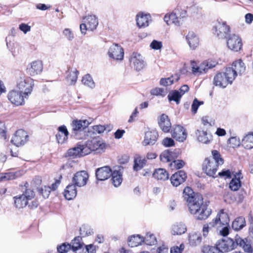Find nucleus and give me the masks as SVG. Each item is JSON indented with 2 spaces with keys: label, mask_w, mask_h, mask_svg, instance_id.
<instances>
[{
  "label": "nucleus",
  "mask_w": 253,
  "mask_h": 253,
  "mask_svg": "<svg viewBox=\"0 0 253 253\" xmlns=\"http://www.w3.org/2000/svg\"><path fill=\"white\" fill-rule=\"evenodd\" d=\"M183 194V197L187 203L190 213L193 214L196 219L204 220L210 216L211 211L203 204V198L201 195H195L193 190L189 187L185 188Z\"/></svg>",
  "instance_id": "obj_1"
},
{
  "label": "nucleus",
  "mask_w": 253,
  "mask_h": 253,
  "mask_svg": "<svg viewBox=\"0 0 253 253\" xmlns=\"http://www.w3.org/2000/svg\"><path fill=\"white\" fill-rule=\"evenodd\" d=\"M236 78V73L232 68H226L224 72L218 73L214 76L213 84L224 88L229 84H231Z\"/></svg>",
  "instance_id": "obj_2"
},
{
  "label": "nucleus",
  "mask_w": 253,
  "mask_h": 253,
  "mask_svg": "<svg viewBox=\"0 0 253 253\" xmlns=\"http://www.w3.org/2000/svg\"><path fill=\"white\" fill-rule=\"evenodd\" d=\"M229 218L228 214L224 211L223 210H221L216 216L210 222V225L211 227L218 226V227L223 226L222 229L220 230V233L222 236H225L229 234Z\"/></svg>",
  "instance_id": "obj_3"
},
{
  "label": "nucleus",
  "mask_w": 253,
  "mask_h": 253,
  "mask_svg": "<svg viewBox=\"0 0 253 253\" xmlns=\"http://www.w3.org/2000/svg\"><path fill=\"white\" fill-rule=\"evenodd\" d=\"M90 123L87 120H74L71 124L72 127L71 136L76 139H83L85 138L84 130Z\"/></svg>",
  "instance_id": "obj_4"
},
{
  "label": "nucleus",
  "mask_w": 253,
  "mask_h": 253,
  "mask_svg": "<svg viewBox=\"0 0 253 253\" xmlns=\"http://www.w3.org/2000/svg\"><path fill=\"white\" fill-rule=\"evenodd\" d=\"M217 64V62L212 60H205L199 65L195 61H191L190 67L192 74L199 76L206 73L209 69L215 67Z\"/></svg>",
  "instance_id": "obj_5"
},
{
  "label": "nucleus",
  "mask_w": 253,
  "mask_h": 253,
  "mask_svg": "<svg viewBox=\"0 0 253 253\" xmlns=\"http://www.w3.org/2000/svg\"><path fill=\"white\" fill-rule=\"evenodd\" d=\"M34 85V81L32 79L23 75L17 80L16 87L19 91L23 93L26 98L31 93Z\"/></svg>",
  "instance_id": "obj_6"
},
{
  "label": "nucleus",
  "mask_w": 253,
  "mask_h": 253,
  "mask_svg": "<svg viewBox=\"0 0 253 253\" xmlns=\"http://www.w3.org/2000/svg\"><path fill=\"white\" fill-rule=\"evenodd\" d=\"M213 33L219 39L227 38L230 32V27L226 21L221 19L217 20L213 28Z\"/></svg>",
  "instance_id": "obj_7"
},
{
  "label": "nucleus",
  "mask_w": 253,
  "mask_h": 253,
  "mask_svg": "<svg viewBox=\"0 0 253 253\" xmlns=\"http://www.w3.org/2000/svg\"><path fill=\"white\" fill-rule=\"evenodd\" d=\"M84 23L80 25V30L82 34H85L86 30L93 31L96 29L98 24L97 18L95 15H88L84 18Z\"/></svg>",
  "instance_id": "obj_8"
},
{
  "label": "nucleus",
  "mask_w": 253,
  "mask_h": 253,
  "mask_svg": "<svg viewBox=\"0 0 253 253\" xmlns=\"http://www.w3.org/2000/svg\"><path fill=\"white\" fill-rule=\"evenodd\" d=\"M216 245L219 248L222 252H229L235 249L237 247V236L235 240L231 238H226L218 241Z\"/></svg>",
  "instance_id": "obj_9"
},
{
  "label": "nucleus",
  "mask_w": 253,
  "mask_h": 253,
  "mask_svg": "<svg viewBox=\"0 0 253 253\" xmlns=\"http://www.w3.org/2000/svg\"><path fill=\"white\" fill-rule=\"evenodd\" d=\"M129 61L131 66L137 71L143 69L146 65L144 58L137 52L132 53L129 58Z\"/></svg>",
  "instance_id": "obj_10"
},
{
  "label": "nucleus",
  "mask_w": 253,
  "mask_h": 253,
  "mask_svg": "<svg viewBox=\"0 0 253 253\" xmlns=\"http://www.w3.org/2000/svg\"><path fill=\"white\" fill-rule=\"evenodd\" d=\"M85 148L84 145L78 144L75 147L68 149L64 156L68 159H75L82 157L88 154V152H84Z\"/></svg>",
  "instance_id": "obj_11"
},
{
  "label": "nucleus",
  "mask_w": 253,
  "mask_h": 253,
  "mask_svg": "<svg viewBox=\"0 0 253 253\" xmlns=\"http://www.w3.org/2000/svg\"><path fill=\"white\" fill-rule=\"evenodd\" d=\"M108 54L110 58L114 60L121 61L124 58V49L118 44L114 43L110 46Z\"/></svg>",
  "instance_id": "obj_12"
},
{
  "label": "nucleus",
  "mask_w": 253,
  "mask_h": 253,
  "mask_svg": "<svg viewBox=\"0 0 253 253\" xmlns=\"http://www.w3.org/2000/svg\"><path fill=\"white\" fill-rule=\"evenodd\" d=\"M227 45L230 50L238 51L242 46L241 39L235 34L229 35L227 38Z\"/></svg>",
  "instance_id": "obj_13"
},
{
  "label": "nucleus",
  "mask_w": 253,
  "mask_h": 253,
  "mask_svg": "<svg viewBox=\"0 0 253 253\" xmlns=\"http://www.w3.org/2000/svg\"><path fill=\"white\" fill-rule=\"evenodd\" d=\"M28 138L26 131L19 129L16 131L11 141L16 146H20L24 145L28 141Z\"/></svg>",
  "instance_id": "obj_14"
},
{
  "label": "nucleus",
  "mask_w": 253,
  "mask_h": 253,
  "mask_svg": "<svg viewBox=\"0 0 253 253\" xmlns=\"http://www.w3.org/2000/svg\"><path fill=\"white\" fill-rule=\"evenodd\" d=\"M88 179L87 172L85 170L77 172L72 178L73 184L76 186L83 187L86 185Z\"/></svg>",
  "instance_id": "obj_15"
},
{
  "label": "nucleus",
  "mask_w": 253,
  "mask_h": 253,
  "mask_svg": "<svg viewBox=\"0 0 253 253\" xmlns=\"http://www.w3.org/2000/svg\"><path fill=\"white\" fill-rule=\"evenodd\" d=\"M171 134L174 139L179 142L184 141L187 135L185 129L180 125L173 126L171 131Z\"/></svg>",
  "instance_id": "obj_16"
},
{
  "label": "nucleus",
  "mask_w": 253,
  "mask_h": 253,
  "mask_svg": "<svg viewBox=\"0 0 253 253\" xmlns=\"http://www.w3.org/2000/svg\"><path fill=\"white\" fill-rule=\"evenodd\" d=\"M7 97L11 103L16 106L23 105L24 98H26L23 93L16 90H12L9 92Z\"/></svg>",
  "instance_id": "obj_17"
},
{
  "label": "nucleus",
  "mask_w": 253,
  "mask_h": 253,
  "mask_svg": "<svg viewBox=\"0 0 253 253\" xmlns=\"http://www.w3.org/2000/svg\"><path fill=\"white\" fill-rule=\"evenodd\" d=\"M218 165L216 164L214 160L206 158L203 165V169L206 173L210 176H213L215 174Z\"/></svg>",
  "instance_id": "obj_18"
},
{
  "label": "nucleus",
  "mask_w": 253,
  "mask_h": 253,
  "mask_svg": "<svg viewBox=\"0 0 253 253\" xmlns=\"http://www.w3.org/2000/svg\"><path fill=\"white\" fill-rule=\"evenodd\" d=\"M42 70V64L41 61H34L29 64L27 68V72L32 76L40 74Z\"/></svg>",
  "instance_id": "obj_19"
},
{
  "label": "nucleus",
  "mask_w": 253,
  "mask_h": 253,
  "mask_svg": "<svg viewBox=\"0 0 253 253\" xmlns=\"http://www.w3.org/2000/svg\"><path fill=\"white\" fill-rule=\"evenodd\" d=\"M158 124L161 130L165 133L169 132L171 128L170 121L168 116L165 114L160 116L158 120Z\"/></svg>",
  "instance_id": "obj_20"
},
{
  "label": "nucleus",
  "mask_w": 253,
  "mask_h": 253,
  "mask_svg": "<svg viewBox=\"0 0 253 253\" xmlns=\"http://www.w3.org/2000/svg\"><path fill=\"white\" fill-rule=\"evenodd\" d=\"M158 137V133L155 130L146 132L142 145L143 146L154 145L156 142Z\"/></svg>",
  "instance_id": "obj_21"
},
{
  "label": "nucleus",
  "mask_w": 253,
  "mask_h": 253,
  "mask_svg": "<svg viewBox=\"0 0 253 253\" xmlns=\"http://www.w3.org/2000/svg\"><path fill=\"white\" fill-rule=\"evenodd\" d=\"M187 178L186 173L183 170H179L171 176L170 181L171 184L175 187L183 183Z\"/></svg>",
  "instance_id": "obj_22"
},
{
  "label": "nucleus",
  "mask_w": 253,
  "mask_h": 253,
  "mask_svg": "<svg viewBox=\"0 0 253 253\" xmlns=\"http://www.w3.org/2000/svg\"><path fill=\"white\" fill-rule=\"evenodd\" d=\"M112 169L108 166L98 168L96 170V176L98 180L103 181L107 179L111 175Z\"/></svg>",
  "instance_id": "obj_23"
},
{
  "label": "nucleus",
  "mask_w": 253,
  "mask_h": 253,
  "mask_svg": "<svg viewBox=\"0 0 253 253\" xmlns=\"http://www.w3.org/2000/svg\"><path fill=\"white\" fill-rule=\"evenodd\" d=\"M122 167H118L117 169H114L112 173V182L116 187L119 186L122 182Z\"/></svg>",
  "instance_id": "obj_24"
},
{
  "label": "nucleus",
  "mask_w": 253,
  "mask_h": 253,
  "mask_svg": "<svg viewBox=\"0 0 253 253\" xmlns=\"http://www.w3.org/2000/svg\"><path fill=\"white\" fill-rule=\"evenodd\" d=\"M151 21V15L149 14L139 13L137 15L136 22L140 28H145L149 25Z\"/></svg>",
  "instance_id": "obj_25"
},
{
  "label": "nucleus",
  "mask_w": 253,
  "mask_h": 253,
  "mask_svg": "<svg viewBox=\"0 0 253 253\" xmlns=\"http://www.w3.org/2000/svg\"><path fill=\"white\" fill-rule=\"evenodd\" d=\"M186 40L191 49H195L199 45V38L193 32H188L186 36Z\"/></svg>",
  "instance_id": "obj_26"
},
{
  "label": "nucleus",
  "mask_w": 253,
  "mask_h": 253,
  "mask_svg": "<svg viewBox=\"0 0 253 253\" xmlns=\"http://www.w3.org/2000/svg\"><path fill=\"white\" fill-rule=\"evenodd\" d=\"M187 231L186 225L182 222H176L171 226V233L173 235H180L185 233Z\"/></svg>",
  "instance_id": "obj_27"
},
{
  "label": "nucleus",
  "mask_w": 253,
  "mask_h": 253,
  "mask_svg": "<svg viewBox=\"0 0 253 253\" xmlns=\"http://www.w3.org/2000/svg\"><path fill=\"white\" fill-rule=\"evenodd\" d=\"M241 178H242L241 172L239 171L235 173L234 177L229 183V188L231 190L236 191L239 189L241 186Z\"/></svg>",
  "instance_id": "obj_28"
},
{
  "label": "nucleus",
  "mask_w": 253,
  "mask_h": 253,
  "mask_svg": "<svg viewBox=\"0 0 253 253\" xmlns=\"http://www.w3.org/2000/svg\"><path fill=\"white\" fill-rule=\"evenodd\" d=\"M237 246L239 245L242 248L244 251L248 253H252L253 249L251 244L247 239H242L240 237L237 236Z\"/></svg>",
  "instance_id": "obj_29"
},
{
  "label": "nucleus",
  "mask_w": 253,
  "mask_h": 253,
  "mask_svg": "<svg viewBox=\"0 0 253 253\" xmlns=\"http://www.w3.org/2000/svg\"><path fill=\"white\" fill-rule=\"evenodd\" d=\"M227 68H232L236 73V76L238 73L242 75L246 70V66L244 63L241 59H238L233 62L231 67Z\"/></svg>",
  "instance_id": "obj_30"
},
{
  "label": "nucleus",
  "mask_w": 253,
  "mask_h": 253,
  "mask_svg": "<svg viewBox=\"0 0 253 253\" xmlns=\"http://www.w3.org/2000/svg\"><path fill=\"white\" fill-rule=\"evenodd\" d=\"M76 185L74 184L68 185L64 192V195L68 200H71L75 198L77 194Z\"/></svg>",
  "instance_id": "obj_31"
},
{
  "label": "nucleus",
  "mask_w": 253,
  "mask_h": 253,
  "mask_svg": "<svg viewBox=\"0 0 253 253\" xmlns=\"http://www.w3.org/2000/svg\"><path fill=\"white\" fill-rule=\"evenodd\" d=\"M67 74L66 80L69 84L71 85L75 84L77 81L78 71L76 68H69Z\"/></svg>",
  "instance_id": "obj_32"
},
{
  "label": "nucleus",
  "mask_w": 253,
  "mask_h": 253,
  "mask_svg": "<svg viewBox=\"0 0 253 253\" xmlns=\"http://www.w3.org/2000/svg\"><path fill=\"white\" fill-rule=\"evenodd\" d=\"M104 144L97 138H93L87 141L85 147H87L90 151H95L100 148L102 149L104 147Z\"/></svg>",
  "instance_id": "obj_33"
},
{
  "label": "nucleus",
  "mask_w": 253,
  "mask_h": 253,
  "mask_svg": "<svg viewBox=\"0 0 253 253\" xmlns=\"http://www.w3.org/2000/svg\"><path fill=\"white\" fill-rule=\"evenodd\" d=\"M201 234L196 232H191L189 234L188 241L191 246L196 247L199 245L202 242Z\"/></svg>",
  "instance_id": "obj_34"
},
{
  "label": "nucleus",
  "mask_w": 253,
  "mask_h": 253,
  "mask_svg": "<svg viewBox=\"0 0 253 253\" xmlns=\"http://www.w3.org/2000/svg\"><path fill=\"white\" fill-rule=\"evenodd\" d=\"M58 133H62L64 135V138H61L59 137V134H56V139L58 143L63 144L66 142L68 139V136L69 134V131L67 128V127L65 125H62L58 127Z\"/></svg>",
  "instance_id": "obj_35"
},
{
  "label": "nucleus",
  "mask_w": 253,
  "mask_h": 253,
  "mask_svg": "<svg viewBox=\"0 0 253 253\" xmlns=\"http://www.w3.org/2000/svg\"><path fill=\"white\" fill-rule=\"evenodd\" d=\"M196 134L198 141L205 144L209 143L212 139V135L205 131L198 130Z\"/></svg>",
  "instance_id": "obj_36"
},
{
  "label": "nucleus",
  "mask_w": 253,
  "mask_h": 253,
  "mask_svg": "<svg viewBox=\"0 0 253 253\" xmlns=\"http://www.w3.org/2000/svg\"><path fill=\"white\" fill-rule=\"evenodd\" d=\"M153 177L158 180L165 181L169 177V173L164 169H156L153 173Z\"/></svg>",
  "instance_id": "obj_37"
},
{
  "label": "nucleus",
  "mask_w": 253,
  "mask_h": 253,
  "mask_svg": "<svg viewBox=\"0 0 253 253\" xmlns=\"http://www.w3.org/2000/svg\"><path fill=\"white\" fill-rule=\"evenodd\" d=\"M128 246L130 247H137L143 243L144 241V237L139 235H132L128 239Z\"/></svg>",
  "instance_id": "obj_38"
},
{
  "label": "nucleus",
  "mask_w": 253,
  "mask_h": 253,
  "mask_svg": "<svg viewBox=\"0 0 253 253\" xmlns=\"http://www.w3.org/2000/svg\"><path fill=\"white\" fill-rule=\"evenodd\" d=\"M179 78V76L177 74L172 75L167 78H162L160 81V84L164 86H169L174 82H177Z\"/></svg>",
  "instance_id": "obj_39"
},
{
  "label": "nucleus",
  "mask_w": 253,
  "mask_h": 253,
  "mask_svg": "<svg viewBox=\"0 0 253 253\" xmlns=\"http://www.w3.org/2000/svg\"><path fill=\"white\" fill-rule=\"evenodd\" d=\"M14 203L17 208L21 209L26 207L28 203V200L27 198L22 194L18 196H15L14 197Z\"/></svg>",
  "instance_id": "obj_40"
},
{
  "label": "nucleus",
  "mask_w": 253,
  "mask_h": 253,
  "mask_svg": "<svg viewBox=\"0 0 253 253\" xmlns=\"http://www.w3.org/2000/svg\"><path fill=\"white\" fill-rule=\"evenodd\" d=\"M246 226V220L243 217L236 218L232 222V227L235 230L238 231Z\"/></svg>",
  "instance_id": "obj_41"
},
{
  "label": "nucleus",
  "mask_w": 253,
  "mask_h": 253,
  "mask_svg": "<svg viewBox=\"0 0 253 253\" xmlns=\"http://www.w3.org/2000/svg\"><path fill=\"white\" fill-rule=\"evenodd\" d=\"M82 238L80 236L76 237L74 240L72 241L71 245V250L72 249L73 252H76L77 251L81 249L83 246L84 243L81 242Z\"/></svg>",
  "instance_id": "obj_42"
},
{
  "label": "nucleus",
  "mask_w": 253,
  "mask_h": 253,
  "mask_svg": "<svg viewBox=\"0 0 253 253\" xmlns=\"http://www.w3.org/2000/svg\"><path fill=\"white\" fill-rule=\"evenodd\" d=\"M242 144L246 149H250L253 148V133L246 135L242 139Z\"/></svg>",
  "instance_id": "obj_43"
},
{
  "label": "nucleus",
  "mask_w": 253,
  "mask_h": 253,
  "mask_svg": "<svg viewBox=\"0 0 253 253\" xmlns=\"http://www.w3.org/2000/svg\"><path fill=\"white\" fill-rule=\"evenodd\" d=\"M182 97L181 94L179 93L178 90H171L169 92L168 98L169 101H174L176 104H178L180 101V99Z\"/></svg>",
  "instance_id": "obj_44"
},
{
  "label": "nucleus",
  "mask_w": 253,
  "mask_h": 253,
  "mask_svg": "<svg viewBox=\"0 0 253 253\" xmlns=\"http://www.w3.org/2000/svg\"><path fill=\"white\" fill-rule=\"evenodd\" d=\"M146 162V160L144 158H142L141 157L136 158L134 161V170L137 171L141 169L145 165Z\"/></svg>",
  "instance_id": "obj_45"
},
{
  "label": "nucleus",
  "mask_w": 253,
  "mask_h": 253,
  "mask_svg": "<svg viewBox=\"0 0 253 253\" xmlns=\"http://www.w3.org/2000/svg\"><path fill=\"white\" fill-rule=\"evenodd\" d=\"M144 242L147 245L152 246L155 245L157 242L156 238L155 235L150 232H148L144 238Z\"/></svg>",
  "instance_id": "obj_46"
},
{
  "label": "nucleus",
  "mask_w": 253,
  "mask_h": 253,
  "mask_svg": "<svg viewBox=\"0 0 253 253\" xmlns=\"http://www.w3.org/2000/svg\"><path fill=\"white\" fill-rule=\"evenodd\" d=\"M82 82L84 84L90 88H93L95 86V83L92 77L89 74L84 75L83 77Z\"/></svg>",
  "instance_id": "obj_47"
},
{
  "label": "nucleus",
  "mask_w": 253,
  "mask_h": 253,
  "mask_svg": "<svg viewBox=\"0 0 253 253\" xmlns=\"http://www.w3.org/2000/svg\"><path fill=\"white\" fill-rule=\"evenodd\" d=\"M203 253H223L221 250L216 246H205L202 249Z\"/></svg>",
  "instance_id": "obj_48"
},
{
  "label": "nucleus",
  "mask_w": 253,
  "mask_h": 253,
  "mask_svg": "<svg viewBox=\"0 0 253 253\" xmlns=\"http://www.w3.org/2000/svg\"><path fill=\"white\" fill-rule=\"evenodd\" d=\"M160 160L164 163H168L172 161V152L169 150L163 152L160 156Z\"/></svg>",
  "instance_id": "obj_49"
},
{
  "label": "nucleus",
  "mask_w": 253,
  "mask_h": 253,
  "mask_svg": "<svg viewBox=\"0 0 253 253\" xmlns=\"http://www.w3.org/2000/svg\"><path fill=\"white\" fill-rule=\"evenodd\" d=\"M111 126L102 125H96L92 127V129L94 132H96L98 134L103 133L105 130H107L108 131H110L111 129Z\"/></svg>",
  "instance_id": "obj_50"
},
{
  "label": "nucleus",
  "mask_w": 253,
  "mask_h": 253,
  "mask_svg": "<svg viewBox=\"0 0 253 253\" xmlns=\"http://www.w3.org/2000/svg\"><path fill=\"white\" fill-rule=\"evenodd\" d=\"M212 158L210 160H214L218 166L222 165L224 163L223 159L221 157V155L217 150L212 151Z\"/></svg>",
  "instance_id": "obj_51"
},
{
  "label": "nucleus",
  "mask_w": 253,
  "mask_h": 253,
  "mask_svg": "<svg viewBox=\"0 0 253 253\" xmlns=\"http://www.w3.org/2000/svg\"><path fill=\"white\" fill-rule=\"evenodd\" d=\"M168 93L167 89L162 88L160 87H156L151 91V94L153 95H160L165 96Z\"/></svg>",
  "instance_id": "obj_52"
},
{
  "label": "nucleus",
  "mask_w": 253,
  "mask_h": 253,
  "mask_svg": "<svg viewBox=\"0 0 253 253\" xmlns=\"http://www.w3.org/2000/svg\"><path fill=\"white\" fill-rule=\"evenodd\" d=\"M185 165V162L181 160H176L173 161L169 165L172 169H180Z\"/></svg>",
  "instance_id": "obj_53"
},
{
  "label": "nucleus",
  "mask_w": 253,
  "mask_h": 253,
  "mask_svg": "<svg viewBox=\"0 0 253 253\" xmlns=\"http://www.w3.org/2000/svg\"><path fill=\"white\" fill-rule=\"evenodd\" d=\"M171 24L173 23L176 26H180L183 22L182 20L179 19L177 16L175 10L170 13Z\"/></svg>",
  "instance_id": "obj_54"
},
{
  "label": "nucleus",
  "mask_w": 253,
  "mask_h": 253,
  "mask_svg": "<svg viewBox=\"0 0 253 253\" xmlns=\"http://www.w3.org/2000/svg\"><path fill=\"white\" fill-rule=\"evenodd\" d=\"M174 10L175 11L177 16L178 17L179 19L182 20L183 21L184 19L187 17V14L186 10L178 7L175 9Z\"/></svg>",
  "instance_id": "obj_55"
},
{
  "label": "nucleus",
  "mask_w": 253,
  "mask_h": 253,
  "mask_svg": "<svg viewBox=\"0 0 253 253\" xmlns=\"http://www.w3.org/2000/svg\"><path fill=\"white\" fill-rule=\"evenodd\" d=\"M63 34L65 38L69 41H72L75 38L73 31L69 28L65 29L63 31Z\"/></svg>",
  "instance_id": "obj_56"
},
{
  "label": "nucleus",
  "mask_w": 253,
  "mask_h": 253,
  "mask_svg": "<svg viewBox=\"0 0 253 253\" xmlns=\"http://www.w3.org/2000/svg\"><path fill=\"white\" fill-rule=\"evenodd\" d=\"M39 191L44 198H47L51 192V187L44 186L43 187L39 189Z\"/></svg>",
  "instance_id": "obj_57"
},
{
  "label": "nucleus",
  "mask_w": 253,
  "mask_h": 253,
  "mask_svg": "<svg viewBox=\"0 0 253 253\" xmlns=\"http://www.w3.org/2000/svg\"><path fill=\"white\" fill-rule=\"evenodd\" d=\"M71 250V245L68 243H63L57 248L58 253H67Z\"/></svg>",
  "instance_id": "obj_58"
},
{
  "label": "nucleus",
  "mask_w": 253,
  "mask_h": 253,
  "mask_svg": "<svg viewBox=\"0 0 253 253\" xmlns=\"http://www.w3.org/2000/svg\"><path fill=\"white\" fill-rule=\"evenodd\" d=\"M203 103L204 102L203 101H199L197 98H195L191 106L192 112L194 114H196L199 106L201 104H203Z\"/></svg>",
  "instance_id": "obj_59"
},
{
  "label": "nucleus",
  "mask_w": 253,
  "mask_h": 253,
  "mask_svg": "<svg viewBox=\"0 0 253 253\" xmlns=\"http://www.w3.org/2000/svg\"><path fill=\"white\" fill-rule=\"evenodd\" d=\"M218 175L225 179L231 177V173L229 169H223L221 171L218 172Z\"/></svg>",
  "instance_id": "obj_60"
},
{
  "label": "nucleus",
  "mask_w": 253,
  "mask_h": 253,
  "mask_svg": "<svg viewBox=\"0 0 253 253\" xmlns=\"http://www.w3.org/2000/svg\"><path fill=\"white\" fill-rule=\"evenodd\" d=\"M228 141L229 143L233 148L238 147L240 144V140L237 137H231L229 139Z\"/></svg>",
  "instance_id": "obj_61"
},
{
  "label": "nucleus",
  "mask_w": 253,
  "mask_h": 253,
  "mask_svg": "<svg viewBox=\"0 0 253 253\" xmlns=\"http://www.w3.org/2000/svg\"><path fill=\"white\" fill-rule=\"evenodd\" d=\"M22 195H24L28 201L33 199L35 195L34 192L30 189H27Z\"/></svg>",
  "instance_id": "obj_62"
},
{
  "label": "nucleus",
  "mask_w": 253,
  "mask_h": 253,
  "mask_svg": "<svg viewBox=\"0 0 253 253\" xmlns=\"http://www.w3.org/2000/svg\"><path fill=\"white\" fill-rule=\"evenodd\" d=\"M184 245L180 244L179 247L173 246L170 249V253H181L184 249Z\"/></svg>",
  "instance_id": "obj_63"
},
{
  "label": "nucleus",
  "mask_w": 253,
  "mask_h": 253,
  "mask_svg": "<svg viewBox=\"0 0 253 253\" xmlns=\"http://www.w3.org/2000/svg\"><path fill=\"white\" fill-rule=\"evenodd\" d=\"M162 144L166 147H171L174 146V140L169 137L165 138L162 141Z\"/></svg>",
  "instance_id": "obj_64"
}]
</instances>
